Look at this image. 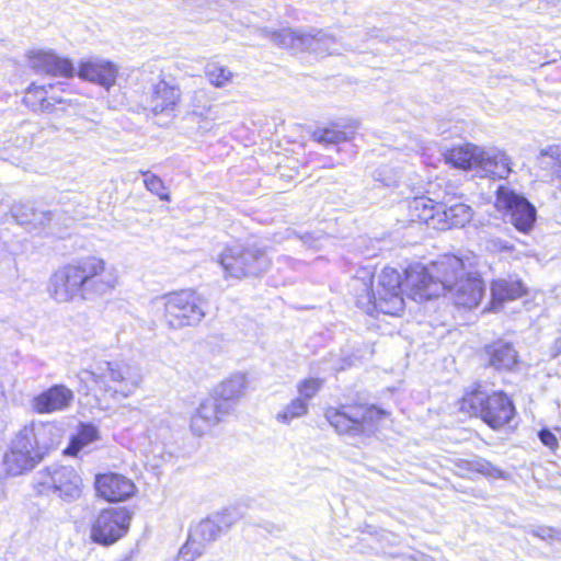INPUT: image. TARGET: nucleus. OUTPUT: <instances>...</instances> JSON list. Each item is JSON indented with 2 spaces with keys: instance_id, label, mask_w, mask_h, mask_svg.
Returning a JSON list of instances; mask_svg holds the SVG:
<instances>
[{
  "instance_id": "obj_1",
  "label": "nucleus",
  "mask_w": 561,
  "mask_h": 561,
  "mask_svg": "<svg viewBox=\"0 0 561 561\" xmlns=\"http://www.w3.org/2000/svg\"><path fill=\"white\" fill-rule=\"evenodd\" d=\"M117 284L115 270L100 257L88 256L54 272L48 282L49 296L57 302L89 300L111 293Z\"/></svg>"
},
{
  "instance_id": "obj_2",
  "label": "nucleus",
  "mask_w": 561,
  "mask_h": 561,
  "mask_svg": "<svg viewBox=\"0 0 561 561\" xmlns=\"http://www.w3.org/2000/svg\"><path fill=\"white\" fill-rule=\"evenodd\" d=\"M375 274L370 267H360L350 283L356 305L367 314L375 311L390 316H399L404 309L403 293L412 298L411 287L407 286L399 271L385 267L374 282Z\"/></svg>"
},
{
  "instance_id": "obj_3",
  "label": "nucleus",
  "mask_w": 561,
  "mask_h": 561,
  "mask_svg": "<svg viewBox=\"0 0 561 561\" xmlns=\"http://www.w3.org/2000/svg\"><path fill=\"white\" fill-rule=\"evenodd\" d=\"M471 266L456 256L446 254L430 265H411L407 268V286L411 287L412 299L422 301L453 290Z\"/></svg>"
},
{
  "instance_id": "obj_4",
  "label": "nucleus",
  "mask_w": 561,
  "mask_h": 561,
  "mask_svg": "<svg viewBox=\"0 0 561 561\" xmlns=\"http://www.w3.org/2000/svg\"><path fill=\"white\" fill-rule=\"evenodd\" d=\"M153 305L163 310V320L171 330L195 327L206 316L207 299L193 289L168 293L153 299Z\"/></svg>"
},
{
  "instance_id": "obj_5",
  "label": "nucleus",
  "mask_w": 561,
  "mask_h": 561,
  "mask_svg": "<svg viewBox=\"0 0 561 561\" xmlns=\"http://www.w3.org/2000/svg\"><path fill=\"white\" fill-rule=\"evenodd\" d=\"M324 415L341 435L369 437L377 431L386 412L375 405L342 404L328 408Z\"/></svg>"
},
{
  "instance_id": "obj_6",
  "label": "nucleus",
  "mask_w": 561,
  "mask_h": 561,
  "mask_svg": "<svg viewBox=\"0 0 561 561\" xmlns=\"http://www.w3.org/2000/svg\"><path fill=\"white\" fill-rule=\"evenodd\" d=\"M82 374L84 380H91L105 392L112 391L124 398L133 394L142 382L140 367L123 360L102 362L94 370Z\"/></svg>"
},
{
  "instance_id": "obj_7",
  "label": "nucleus",
  "mask_w": 561,
  "mask_h": 561,
  "mask_svg": "<svg viewBox=\"0 0 561 561\" xmlns=\"http://www.w3.org/2000/svg\"><path fill=\"white\" fill-rule=\"evenodd\" d=\"M224 276L236 279L259 276L265 273L271 261L262 248L256 244H233L226 247L218 255Z\"/></svg>"
},
{
  "instance_id": "obj_8",
  "label": "nucleus",
  "mask_w": 561,
  "mask_h": 561,
  "mask_svg": "<svg viewBox=\"0 0 561 561\" xmlns=\"http://www.w3.org/2000/svg\"><path fill=\"white\" fill-rule=\"evenodd\" d=\"M462 409L471 411L493 430L508 424L516 412L512 399L503 391L485 394L476 390L463 398Z\"/></svg>"
},
{
  "instance_id": "obj_9",
  "label": "nucleus",
  "mask_w": 561,
  "mask_h": 561,
  "mask_svg": "<svg viewBox=\"0 0 561 561\" xmlns=\"http://www.w3.org/2000/svg\"><path fill=\"white\" fill-rule=\"evenodd\" d=\"M34 488L41 495L73 502L81 496L82 479L72 467L53 465L36 473Z\"/></svg>"
},
{
  "instance_id": "obj_10",
  "label": "nucleus",
  "mask_w": 561,
  "mask_h": 561,
  "mask_svg": "<svg viewBox=\"0 0 561 561\" xmlns=\"http://www.w3.org/2000/svg\"><path fill=\"white\" fill-rule=\"evenodd\" d=\"M131 514L126 507L103 510L92 525L94 542L110 546L121 539L129 529Z\"/></svg>"
},
{
  "instance_id": "obj_11",
  "label": "nucleus",
  "mask_w": 561,
  "mask_h": 561,
  "mask_svg": "<svg viewBox=\"0 0 561 561\" xmlns=\"http://www.w3.org/2000/svg\"><path fill=\"white\" fill-rule=\"evenodd\" d=\"M496 205L508 211L511 221L517 230L526 233L533 228L536 208L524 196L501 185L496 191Z\"/></svg>"
},
{
  "instance_id": "obj_12",
  "label": "nucleus",
  "mask_w": 561,
  "mask_h": 561,
  "mask_svg": "<svg viewBox=\"0 0 561 561\" xmlns=\"http://www.w3.org/2000/svg\"><path fill=\"white\" fill-rule=\"evenodd\" d=\"M73 400V391L62 383H57L35 396L31 407L38 414H51L68 410Z\"/></svg>"
},
{
  "instance_id": "obj_13",
  "label": "nucleus",
  "mask_w": 561,
  "mask_h": 561,
  "mask_svg": "<svg viewBox=\"0 0 561 561\" xmlns=\"http://www.w3.org/2000/svg\"><path fill=\"white\" fill-rule=\"evenodd\" d=\"M95 490L99 496L108 502H121L134 495L136 486L123 474L110 472L95 477Z\"/></svg>"
},
{
  "instance_id": "obj_14",
  "label": "nucleus",
  "mask_w": 561,
  "mask_h": 561,
  "mask_svg": "<svg viewBox=\"0 0 561 561\" xmlns=\"http://www.w3.org/2000/svg\"><path fill=\"white\" fill-rule=\"evenodd\" d=\"M28 62L30 67L36 72L53 77L71 78L76 72V68L70 59L60 57L53 51H32Z\"/></svg>"
},
{
  "instance_id": "obj_15",
  "label": "nucleus",
  "mask_w": 561,
  "mask_h": 561,
  "mask_svg": "<svg viewBox=\"0 0 561 561\" xmlns=\"http://www.w3.org/2000/svg\"><path fill=\"white\" fill-rule=\"evenodd\" d=\"M117 75L118 68L114 62L98 57L81 61L78 69L80 79L96 83L106 90L115 84Z\"/></svg>"
},
{
  "instance_id": "obj_16",
  "label": "nucleus",
  "mask_w": 561,
  "mask_h": 561,
  "mask_svg": "<svg viewBox=\"0 0 561 561\" xmlns=\"http://www.w3.org/2000/svg\"><path fill=\"white\" fill-rule=\"evenodd\" d=\"M484 291L482 278L477 272L471 271L448 294L457 306L471 309L479 305Z\"/></svg>"
},
{
  "instance_id": "obj_17",
  "label": "nucleus",
  "mask_w": 561,
  "mask_h": 561,
  "mask_svg": "<svg viewBox=\"0 0 561 561\" xmlns=\"http://www.w3.org/2000/svg\"><path fill=\"white\" fill-rule=\"evenodd\" d=\"M181 95V90L175 83L160 78L157 83L152 84L150 107L154 114H171L179 105Z\"/></svg>"
},
{
  "instance_id": "obj_18",
  "label": "nucleus",
  "mask_w": 561,
  "mask_h": 561,
  "mask_svg": "<svg viewBox=\"0 0 561 561\" xmlns=\"http://www.w3.org/2000/svg\"><path fill=\"white\" fill-rule=\"evenodd\" d=\"M510 157L497 148L480 147L477 172L483 176L506 179L512 172Z\"/></svg>"
},
{
  "instance_id": "obj_19",
  "label": "nucleus",
  "mask_w": 561,
  "mask_h": 561,
  "mask_svg": "<svg viewBox=\"0 0 561 561\" xmlns=\"http://www.w3.org/2000/svg\"><path fill=\"white\" fill-rule=\"evenodd\" d=\"M260 35L283 49L306 51L307 28L284 27L277 31L262 28Z\"/></svg>"
},
{
  "instance_id": "obj_20",
  "label": "nucleus",
  "mask_w": 561,
  "mask_h": 561,
  "mask_svg": "<svg viewBox=\"0 0 561 561\" xmlns=\"http://www.w3.org/2000/svg\"><path fill=\"white\" fill-rule=\"evenodd\" d=\"M20 440H12L10 449L4 455V466L8 473L19 476L25 471L32 470L41 460L36 451L25 450Z\"/></svg>"
},
{
  "instance_id": "obj_21",
  "label": "nucleus",
  "mask_w": 561,
  "mask_h": 561,
  "mask_svg": "<svg viewBox=\"0 0 561 561\" xmlns=\"http://www.w3.org/2000/svg\"><path fill=\"white\" fill-rule=\"evenodd\" d=\"M53 89V84L46 85H36L31 84L24 94L23 103L31 108L33 112H45L51 113L56 110V104H68L69 101L62 98L55 96L53 94L49 95L47 90Z\"/></svg>"
},
{
  "instance_id": "obj_22",
  "label": "nucleus",
  "mask_w": 561,
  "mask_h": 561,
  "mask_svg": "<svg viewBox=\"0 0 561 561\" xmlns=\"http://www.w3.org/2000/svg\"><path fill=\"white\" fill-rule=\"evenodd\" d=\"M488 363L496 370L511 371L516 365L518 355L511 343L496 342L485 347Z\"/></svg>"
},
{
  "instance_id": "obj_23",
  "label": "nucleus",
  "mask_w": 561,
  "mask_h": 561,
  "mask_svg": "<svg viewBox=\"0 0 561 561\" xmlns=\"http://www.w3.org/2000/svg\"><path fill=\"white\" fill-rule=\"evenodd\" d=\"M35 446L43 451V458L50 450L56 448L61 439V428L51 422L32 421L30 422Z\"/></svg>"
},
{
  "instance_id": "obj_24",
  "label": "nucleus",
  "mask_w": 561,
  "mask_h": 561,
  "mask_svg": "<svg viewBox=\"0 0 561 561\" xmlns=\"http://www.w3.org/2000/svg\"><path fill=\"white\" fill-rule=\"evenodd\" d=\"M306 51L317 55H335L341 53V44L337 39L323 30L307 28Z\"/></svg>"
},
{
  "instance_id": "obj_25",
  "label": "nucleus",
  "mask_w": 561,
  "mask_h": 561,
  "mask_svg": "<svg viewBox=\"0 0 561 561\" xmlns=\"http://www.w3.org/2000/svg\"><path fill=\"white\" fill-rule=\"evenodd\" d=\"M526 294V288L520 279L510 277L496 279L491 287L493 309L505 301L515 300Z\"/></svg>"
},
{
  "instance_id": "obj_26",
  "label": "nucleus",
  "mask_w": 561,
  "mask_h": 561,
  "mask_svg": "<svg viewBox=\"0 0 561 561\" xmlns=\"http://www.w3.org/2000/svg\"><path fill=\"white\" fill-rule=\"evenodd\" d=\"M410 211L412 220H419L434 228L440 224L442 205L434 204L432 199L425 197H416L410 203Z\"/></svg>"
},
{
  "instance_id": "obj_27",
  "label": "nucleus",
  "mask_w": 561,
  "mask_h": 561,
  "mask_svg": "<svg viewBox=\"0 0 561 561\" xmlns=\"http://www.w3.org/2000/svg\"><path fill=\"white\" fill-rule=\"evenodd\" d=\"M480 152V147L466 144L463 146L454 147L446 151L445 159L446 161L454 165L455 168L469 170L477 169L478 164V156Z\"/></svg>"
},
{
  "instance_id": "obj_28",
  "label": "nucleus",
  "mask_w": 561,
  "mask_h": 561,
  "mask_svg": "<svg viewBox=\"0 0 561 561\" xmlns=\"http://www.w3.org/2000/svg\"><path fill=\"white\" fill-rule=\"evenodd\" d=\"M442 221L438 224V229H447L453 227H463L472 218V209L470 206L457 203L449 207L442 205L440 208Z\"/></svg>"
},
{
  "instance_id": "obj_29",
  "label": "nucleus",
  "mask_w": 561,
  "mask_h": 561,
  "mask_svg": "<svg viewBox=\"0 0 561 561\" xmlns=\"http://www.w3.org/2000/svg\"><path fill=\"white\" fill-rule=\"evenodd\" d=\"M247 386L245 376L242 374L232 375L226 379L217 388V398L220 401H226L232 404V401L241 398L244 394Z\"/></svg>"
},
{
  "instance_id": "obj_30",
  "label": "nucleus",
  "mask_w": 561,
  "mask_h": 561,
  "mask_svg": "<svg viewBox=\"0 0 561 561\" xmlns=\"http://www.w3.org/2000/svg\"><path fill=\"white\" fill-rule=\"evenodd\" d=\"M202 417L216 425L225 415L232 411V404L220 401L217 397L204 400L196 410Z\"/></svg>"
},
{
  "instance_id": "obj_31",
  "label": "nucleus",
  "mask_w": 561,
  "mask_h": 561,
  "mask_svg": "<svg viewBox=\"0 0 561 561\" xmlns=\"http://www.w3.org/2000/svg\"><path fill=\"white\" fill-rule=\"evenodd\" d=\"M98 438L99 431L96 426L81 423L78 433L71 437L65 453L76 457L85 446L96 440Z\"/></svg>"
},
{
  "instance_id": "obj_32",
  "label": "nucleus",
  "mask_w": 561,
  "mask_h": 561,
  "mask_svg": "<svg viewBox=\"0 0 561 561\" xmlns=\"http://www.w3.org/2000/svg\"><path fill=\"white\" fill-rule=\"evenodd\" d=\"M62 216L64 214L59 211L39 210L35 208L34 216L32 217L34 220H31L27 230L35 231L36 233L43 231L51 233L54 228L61 224Z\"/></svg>"
},
{
  "instance_id": "obj_33",
  "label": "nucleus",
  "mask_w": 561,
  "mask_h": 561,
  "mask_svg": "<svg viewBox=\"0 0 561 561\" xmlns=\"http://www.w3.org/2000/svg\"><path fill=\"white\" fill-rule=\"evenodd\" d=\"M192 114L205 119L215 121L217 116L214 113L213 100L209 92L205 89H197L190 99Z\"/></svg>"
},
{
  "instance_id": "obj_34",
  "label": "nucleus",
  "mask_w": 561,
  "mask_h": 561,
  "mask_svg": "<svg viewBox=\"0 0 561 561\" xmlns=\"http://www.w3.org/2000/svg\"><path fill=\"white\" fill-rule=\"evenodd\" d=\"M221 533V527L214 519L206 518L199 522L190 533V537L206 549Z\"/></svg>"
},
{
  "instance_id": "obj_35",
  "label": "nucleus",
  "mask_w": 561,
  "mask_h": 561,
  "mask_svg": "<svg viewBox=\"0 0 561 561\" xmlns=\"http://www.w3.org/2000/svg\"><path fill=\"white\" fill-rule=\"evenodd\" d=\"M353 138V131L337 129L336 126L317 128L312 133V139L321 145H339Z\"/></svg>"
},
{
  "instance_id": "obj_36",
  "label": "nucleus",
  "mask_w": 561,
  "mask_h": 561,
  "mask_svg": "<svg viewBox=\"0 0 561 561\" xmlns=\"http://www.w3.org/2000/svg\"><path fill=\"white\" fill-rule=\"evenodd\" d=\"M205 76L216 88H224L232 82L233 72L218 62H208L205 67Z\"/></svg>"
},
{
  "instance_id": "obj_37",
  "label": "nucleus",
  "mask_w": 561,
  "mask_h": 561,
  "mask_svg": "<svg viewBox=\"0 0 561 561\" xmlns=\"http://www.w3.org/2000/svg\"><path fill=\"white\" fill-rule=\"evenodd\" d=\"M308 410V402L297 397L291 400L280 412L277 413L276 420L280 423L289 424L294 419L306 415Z\"/></svg>"
},
{
  "instance_id": "obj_38",
  "label": "nucleus",
  "mask_w": 561,
  "mask_h": 561,
  "mask_svg": "<svg viewBox=\"0 0 561 561\" xmlns=\"http://www.w3.org/2000/svg\"><path fill=\"white\" fill-rule=\"evenodd\" d=\"M459 467L466 471L481 473L486 477L499 478L502 476V471L499 468L480 457L471 460H460Z\"/></svg>"
},
{
  "instance_id": "obj_39",
  "label": "nucleus",
  "mask_w": 561,
  "mask_h": 561,
  "mask_svg": "<svg viewBox=\"0 0 561 561\" xmlns=\"http://www.w3.org/2000/svg\"><path fill=\"white\" fill-rule=\"evenodd\" d=\"M141 174L145 176L144 183L148 191L157 195L161 201H170V195L167 191V187L158 175L151 173L150 171H141Z\"/></svg>"
},
{
  "instance_id": "obj_40",
  "label": "nucleus",
  "mask_w": 561,
  "mask_h": 561,
  "mask_svg": "<svg viewBox=\"0 0 561 561\" xmlns=\"http://www.w3.org/2000/svg\"><path fill=\"white\" fill-rule=\"evenodd\" d=\"M35 207L32 203H14L11 207V215L15 219V221L25 226L28 229L31 220H34L32 217L34 216Z\"/></svg>"
},
{
  "instance_id": "obj_41",
  "label": "nucleus",
  "mask_w": 561,
  "mask_h": 561,
  "mask_svg": "<svg viewBox=\"0 0 561 561\" xmlns=\"http://www.w3.org/2000/svg\"><path fill=\"white\" fill-rule=\"evenodd\" d=\"M12 440H20V445L24 446L25 450L36 451L37 458L43 460V451H39L35 446V438L31 427V424L24 425L14 436Z\"/></svg>"
},
{
  "instance_id": "obj_42",
  "label": "nucleus",
  "mask_w": 561,
  "mask_h": 561,
  "mask_svg": "<svg viewBox=\"0 0 561 561\" xmlns=\"http://www.w3.org/2000/svg\"><path fill=\"white\" fill-rule=\"evenodd\" d=\"M323 381L319 378H308L300 381L297 386L299 398L308 402L321 389Z\"/></svg>"
},
{
  "instance_id": "obj_43",
  "label": "nucleus",
  "mask_w": 561,
  "mask_h": 561,
  "mask_svg": "<svg viewBox=\"0 0 561 561\" xmlns=\"http://www.w3.org/2000/svg\"><path fill=\"white\" fill-rule=\"evenodd\" d=\"M204 553V547L188 536L185 545L180 549L179 561H194Z\"/></svg>"
},
{
  "instance_id": "obj_44",
  "label": "nucleus",
  "mask_w": 561,
  "mask_h": 561,
  "mask_svg": "<svg viewBox=\"0 0 561 561\" xmlns=\"http://www.w3.org/2000/svg\"><path fill=\"white\" fill-rule=\"evenodd\" d=\"M528 533L549 543L561 542V529L558 528L539 526L537 528L529 529Z\"/></svg>"
},
{
  "instance_id": "obj_45",
  "label": "nucleus",
  "mask_w": 561,
  "mask_h": 561,
  "mask_svg": "<svg viewBox=\"0 0 561 561\" xmlns=\"http://www.w3.org/2000/svg\"><path fill=\"white\" fill-rule=\"evenodd\" d=\"M191 431L196 436L205 435L213 426V423L208 422V420L202 417L197 411L191 417Z\"/></svg>"
},
{
  "instance_id": "obj_46",
  "label": "nucleus",
  "mask_w": 561,
  "mask_h": 561,
  "mask_svg": "<svg viewBox=\"0 0 561 561\" xmlns=\"http://www.w3.org/2000/svg\"><path fill=\"white\" fill-rule=\"evenodd\" d=\"M542 156H550L553 160V165H557V175L561 178V148L559 146H549L542 152Z\"/></svg>"
},
{
  "instance_id": "obj_47",
  "label": "nucleus",
  "mask_w": 561,
  "mask_h": 561,
  "mask_svg": "<svg viewBox=\"0 0 561 561\" xmlns=\"http://www.w3.org/2000/svg\"><path fill=\"white\" fill-rule=\"evenodd\" d=\"M538 437L540 442L551 450H554L558 447V439L551 431L543 428L539 431Z\"/></svg>"
},
{
  "instance_id": "obj_48",
  "label": "nucleus",
  "mask_w": 561,
  "mask_h": 561,
  "mask_svg": "<svg viewBox=\"0 0 561 561\" xmlns=\"http://www.w3.org/2000/svg\"><path fill=\"white\" fill-rule=\"evenodd\" d=\"M546 149H542L539 153V156L537 157V160H538V164L542 168V169H546V170H552L554 173H557V169L558 167L557 165H553V160L550 156H542V152L545 151Z\"/></svg>"
},
{
  "instance_id": "obj_49",
  "label": "nucleus",
  "mask_w": 561,
  "mask_h": 561,
  "mask_svg": "<svg viewBox=\"0 0 561 561\" xmlns=\"http://www.w3.org/2000/svg\"><path fill=\"white\" fill-rule=\"evenodd\" d=\"M8 407L7 396L3 387L0 385V423H3L4 412Z\"/></svg>"
},
{
  "instance_id": "obj_50",
  "label": "nucleus",
  "mask_w": 561,
  "mask_h": 561,
  "mask_svg": "<svg viewBox=\"0 0 561 561\" xmlns=\"http://www.w3.org/2000/svg\"><path fill=\"white\" fill-rule=\"evenodd\" d=\"M159 424H161V426H162L161 428L163 430V433L162 434H157V437H160V436L161 437H165L168 432H169V426L164 423L163 420H160Z\"/></svg>"
},
{
  "instance_id": "obj_51",
  "label": "nucleus",
  "mask_w": 561,
  "mask_h": 561,
  "mask_svg": "<svg viewBox=\"0 0 561 561\" xmlns=\"http://www.w3.org/2000/svg\"><path fill=\"white\" fill-rule=\"evenodd\" d=\"M386 186H396L398 181L396 179H381Z\"/></svg>"
},
{
  "instance_id": "obj_52",
  "label": "nucleus",
  "mask_w": 561,
  "mask_h": 561,
  "mask_svg": "<svg viewBox=\"0 0 561 561\" xmlns=\"http://www.w3.org/2000/svg\"><path fill=\"white\" fill-rule=\"evenodd\" d=\"M554 346L557 348V353H560L561 352V337L556 340Z\"/></svg>"
},
{
  "instance_id": "obj_53",
  "label": "nucleus",
  "mask_w": 561,
  "mask_h": 561,
  "mask_svg": "<svg viewBox=\"0 0 561 561\" xmlns=\"http://www.w3.org/2000/svg\"><path fill=\"white\" fill-rule=\"evenodd\" d=\"M181 1L186 4H195V3L201 2L202 0H181Z\"/></svg>"
}]
</instances>
